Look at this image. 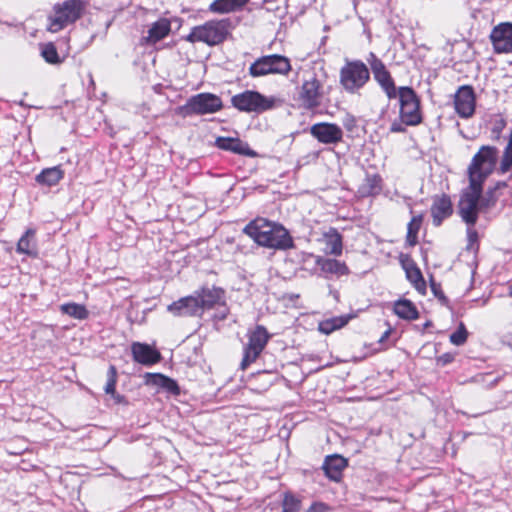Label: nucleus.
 Listing matches in <instances>:
<instances>
[{"mask_svg": "<svg viewBox=\"0 0 512 512\" xmlns=\"http://www.w3.org/2000/svg\"><path fill=\"white\" fill-rule=\"evenodd\" d=\"M431 290L433 294L435 295L438 300L444 304H448V298L444 295L443 291L441 290L440 284L435 283L434 281L431 282Z\"/></svg>", "mask_w": 512, "mask_h": 512, "instance_id": "37998d69", "label": "nucleus"}, {"mask_svg": "<svg viewBox=\"0 0 512 512\" xmlns=\"http://www.w3.org/2000/svg\"><path fill=\"white\" fill-rule=\"evenodd\" d=\"M400 102V119L407 126H416L422 122L420 100L416 92L408 86L398 89Z\"/></svg>", "mask_w": 512, "mask_h": 512, "instance_id": "6e6552de", "label": "nucleus"}, {"mask_svg": "<svg viewBox=\"0 0 512 512\" xmlns=\"http://www.w3.org/2000/svg\"><path fill=\"white\" fill-rule=\"evenodd\" d=\"M131 353L133 360L144 366L154 365L161 360L160 352L146 343L133 342Z\"/></svg>", "mask_w": 512, "mask_h": 512, "instance_id": "a211bd4d", "label": "nucleus"}, {"mask_svg": "<svg viewBox=\"0 0 512 512\" xmlns=\"http://www.w3.org/2000/svg\"><path fill=\"white\" fill-rule=\"evenodd\" d=\"M222 107L223 103L219 96L212 93H199L190 97L182 109L186 115H204L215 113Z\"/></svg>", "mask_w": 512, "mask_h": 512, "instance_id": "9d476101", "label": "nucleus"}, {"mask_svg": "<svg viewBox=\"0 0 512 512\" xmlns=\"http://www.w3.org/2000/svg\"><path fill=\"white\" fill-rule=\"evenodd\" d=\"M483 187L479 184L469 183L463 190L458 203V214L467 226H475L480 211V196Z\"/></svg>", "mask_w": 512, "mask_h": 512, "instance_id": "0eeeda50", "label": "nucleus"}, {"mask_svg": "<svg viewBox=\"0 0 512 512\" xmlns=\"http://www.w3.org/2000/svg\"><path fill=\"white\" fill-rule=\"evenodd\" d=\"M282 506L284 512H298L300 509V501L293 495H286Z\"/></svg>", "mask_w": 512, "mask_h": 512, "instance_id": "ea45409f", "label": "nucleus"}, {"mask_svg": "<svg viewBox=\"0 0 512 512\" xmlns=\"http://www.w3.org/2000/svg\"><path fill=\"white\" fill-rule=\"evenodd\" d=\"M405 272H406L407 279L413 284V286L418 291L421 292V291L425 290V288H426L425 280L422 276L420 269L414 263H411V264L405 266Z\"/></svg>", "mask_w": 512, "mask_h": 512, "instance_id": "2f4dec72", "label": "nucleus"}, {"mask_svg": "<svg viewBox=\"0 0 512 512\" xmlns=\"http://www.w3.org/2000/svg\"><path fill=\"white\" fill-rule=\"evenodd\" d=\"M394 313L404 320H415L419 317L416 306L407 299H401L394 303Z\"/></svg>", "mask_w": 512, "mask_h": 512, "instance_id": "c85d7f7f", "label": "nucleus"}, {"mask_svg": "<svg viewBox=\"0 0 512 512\" xmlns=\"http://www.w3.org/2000/svg\"><path fill=\"white\" fill-rule=\"evenodd\" d=\"M60 311L74 319L84 320L88 318L89 312L86 307L78 303H65L60 306Z\"/></svg>", "mask_w": 512, "mask_h": 512, "instance_id": "7c9ffc66", "label": "nucleus"}, {"mask_svg": "<svg viewBox=\"0 0 512 512\" xmlns=\"http://www.w3.org/2000/svg\"><path fill=\"white\" fill-rule=\"evenodd\" d=\"M231 104L241 112L261 114L275 107L276 98L258 91L246 90L232 96Z\"/></svg>", "mask_w": 512, "mask_h": 512, "instance_id": "39448f33", "label": "nucleus"}, {"mask_svg": "<svg viewBox=\"0 0 512 512\" xmlns=\"http://www.w3.org/2000/svg\"><path fill=\"white\" fill-rule=\"evenodd\" d=\"M404 124L402 121L400 122H397V121H394L391 126H390V131L393 132V133H402V132H405V127H404Z\"/></svg>", "mask_w": 512, "mask_h": 512, "instance_id": "864d4df0", "label": "nucleus"}, {"mask_svg": "<svg viewBox=\"0 0 512 512\" xmlns=\"http://www.w3.org/2000/svg\"><path fill=\"white\" fill-rule=\"evenodd\" d=\"M231 28V21L228 18L207 21L203 25L193 27L186 40L191 43L203 42L209 46L218 45L226 40Z\"/></svg>", "mask_w": 512, "mask_h": 512, "instance_id": "f03ea898", "label": "nucleus"}, {"mask_svg": "<svg viewBox=\"0 0 512 512\" xmlns=\"http://www.w3.org/2000/svg\"><path fill=\"white\" fill-rule=\"evenodd\" d=\"M160 388H163L164 390L173 395H179L180 393V388L177 382L168 376H165L163 384L161 385Z\"/></svg>", "mask_w": 512, "mask_h": 512, "instance_id": "79ce46f5", "label": "nucleus"}, {"mask_svg": "<svg viewBox=\"0 0 512 512\" xmlns=\"http://www.w3.org/2000/svg\"><path fill=\"white\" fill-rule=\"evenodd\" d=\"M422 223V215L414 216L407 226L406 243L415 246L418 242L417 235Z\"/></svg>", "mask_w": 512, "mask_h": 512, "instance_id": "473e14b6", "label": "nucleus"}, {"mask_svg": "<svg viewBox=\"0 0 512 512\" xmlns=\"http://www.w3.org/2000/svg\"><path fill=\"white\" fill-rule=\"evenodd\" d=\"M507 186L506 182H498L493 190L504 188Z\"/></svg>", "mask_w": 512, "mask_h": 512, "instance_id": "13d9d810", "label": "nucleus"}, {"mask_svg": "<svg viewBox=\"0 0 512 512\" xmlns=\"http://www.w3.org/2000/svg\"><path fill=\"white\" fill-rule=\"evenodd\" d=\"M329 320L332 322V326H335V330L344 327L348 322L347 318L344 317H334Z\"/></svg>", "mask_w": 512, "mask_h": 512, "instance_id": "3c124183", "label": "nucleus"}, {"mask_svg": "<svg viewBox=\"0 0 512 512\" xmlns=\"http://www.w3.org/2000/svg\"><path fill=\"white\" fill-rule=\"evenodd\" d=\"M202 312L206 309H211L214 306L224 303V290L217 287H204L201 290L195 291Z\"/></svg>", "mask_w": 512, "mask_h": 512, "instance_id": "4be33fe9", "label": "nucleus"}, {"mask_svg": "<svg viewBox=\"0 0 512 512\" xmlns=\"http://www.w3.org/2000/svg\"><path fill=\"white\" fill-rule=\"evenodd\" d=\"M243 232L265 248L287 250L294 247L289 231L283 225L265 218L258 217L250 221Z\"/></svg>", "mask_w": 512, "mask_h": 512, "instance_id": "f257e3e1", "label": "nucleus"}, {"mask_svg": "<svg viewBox=\"0 0 512 512\" xmlns=\"http://www.w3.org/2000/svg\"><path fill=\"white\" fill-rule=\"evenodd\" d=\"M343 126L344 128L349 131V132H353L354 129L356 128V118L351 115V114H347L344 118H343Z\"/></svg>", "mask_w": 512, "mask_h": 512, "instance_id": "49530a36", "label": "nucleus"}, {"mask_svg": "<svg viewBox=\"0 0 512 512\" xmlns=\"http://www.w3.org/2000/svg\"><path fill=\"white\" fill-rule=\"evenodd\" d=\"M111 396L114 398V400H115L117 403H121V402L123 401V399H124V397H123V396H121V395L117 394L116 392H115V395H111Z\"/></svg>", "mask_w": 512, "mask_h": 512, "instance_id": "4d7b16f0", "label": "nucleus"}, {"mask_svg": "<svg viewBox=\"0 0 512 512\" xmlns=\"http://www.w3.org/2000/svg\"><path fill=\"white\" fill-rule=\"evenodd\" d=\"M509 295L512 297V285L509 287Z\"/></svg>", "mask_w": 512, "mask_h": 512, "instance_id": "bf43d9fd", "label": "nucleus"}, {"mask_svg": "<svg viewBox=\"0 0 512 512\" xmlns=\"http://www.w3.org/2000/svg\"><path fill=\"white\" fill-rule=\"evenodd\" d=\"M165 378V375L161 373H146L144 375L145 384L149 386H157L161 387L163 384V380Z\"/></svg>", "mask_w": 512, "mask_h": 512, "instance_id": "a19ab883", "label": "nucleus"}, {"mask_svg": "<svg viewBox=\"0 0 512 512\" xmlns=\"http://www.w3.org/2000/svg\"><path fill=\"white\" fill-rule=\"evenodd\" d=\"M227 314H228V309H227V307L223 304V305H222L221 310H219V311L217 312V314L215 315V317H216L218 320H224V319H226Z\"/></svg>", "mask_w": 512, "mask_h": 512, "instance_id": "5fc2aeb1", "label": "nucleus"}, {"mask_svg": "<svg viewBox=\"0 0 512 512\" xmlns=\"http://www.w3.org/2000/svg\"><path fill=\"white\" fill-rule=\"evenodd\" d=\"M68 24H71V22L68 19H65V16L59 9L54 7V15L49 17L48 30L52 33H56Z\"/></svg>", "mask_w": 512, "mask_h": 512, "instance_id": "f704fd0d", "label": "nucleus"}, {"mask_svg": "<svg viewBox=\"0 0 512 512\" xmlns=\"http://www.w3.org/2000/svg\"><path fill=\"white\" fill-rule=\"evenodd\" d=\"M370 80V70L361 60H346L340 69V84L346 92L354 94Z\"/></svg>", "mask_w": 512, "mask_h": 512, "instance_id": "20e7f679", "label": "nucleus"}, {"mask_svg": "<svg viewBox=\"0 0 512 512\" xmlns=\"http://www.w3.org/2000/svg\"><path fill=\"white\" fill-rule=\"evenodd\" d=\"M269 339L270 335L267 329L262 325H257L253 331L248 333V342L244 347V354L240 363L242 370L247 369L250 364L256 361L266 347Z\"/></svg>", "mask_w": 512, "mask_h": 512, "instance_id": "1a4fd4ad", "label": "nucleus"}, {"mask_svg": "<svg viewBox=\"0 0 512 512\" xmlns=\"http://www.w3.org/2000/svg\"><path fill=\"white\" fill-rule=\"evenodd\" d=\"M389 335H390V330L385 331L383 333V335L380 337L379 342L380 343L384 342L388 338Z\"/></svg>", "mask_w": 512, "mask_h": 512, "instance_id": "6e6d98bb", "label": "nucleus"}, {"mask_svg": "<svg viewBox=\"0 0 512 512\" xmlns=\"http://www.w3.org/2000/svg\"><path fill=\"white\" fill-rule=\"evenodd\" d=\"M494 190H489L485 197H480V209L485 207L489 208L493 206L496 202V199L493 197Z\"/></svg>", "mask_w": 512, "mask_h": 512, "instance_id": "a18cd8bd", "label": "nucleus"}, {"mask_svg": "<svg viewBox=\"0 0 512 512\" xmlns=\"http://www.w3.org/2000/svg\"><path fill=\"white\" fill-rule=\"evenodd\" d=\"M16 251L19 254H25L29 257L38 256L35 229L29 228L25 231L17 243Z\"/></svg>", "mask_w": 512, "mask_h": 512, "instance_id": "5701e85b", "label": "nucleus"}, {"mask_svg": "<svg viewBox=\"0 0 512 512\" xmlns=\"http://www.w3.org/2000/svg\"><path fill=\"white\" fill-rule=\"evenodd\" d=\"M247 0H215L210 6L209 10L215 13H229L242 8Z\"/></svg>", "mask_w": 512, "mask_h": 512, "instance_id": "c756f323", "label": "nucleus"}, {"mask_svg": "<svg viewBox=\"0 0 512 512\" xmlns=\"http://www.w3.org/2000/svg\"><path fill=\"white\" fill-rule=\"evenodd\" d=\"M170 30V21L166 18H160L151 25L145 39L149 43H156L165 38L169 34Z\"/></svg>", "mask_w": 512, "mask_h": 512, "instance_id": "b1692460", "label": "nucleus"}, {"mask_svg": "<svg viewBox=\"0 0 512 512\" xmlns=\"http://www.w3.org/2000/svg\"><path fill=\"white\" fill-rule=\"evenodd\" d=\"M63 177L64 172L60 166H54L43 169L36 175L35 180L40 185L51 187L58 184Z\"/></svg>", "mask_w": 512, "mask_h": 512, "instance_id": "393cba45", "label": "nucleus"}, {"mask_svg": "<svg viewBox=\"0 0 512 512\" xmlns=\"http://www.w3.org/2000/svg\"><path fill=\"white\" fill-rule=\"evenodd\" d=\"M454 108L459 117L471 118L475 113L476 96L472 86H460L454 95Z\"/></svg>", "mask_w": 512, "mask_h": 512, "instance_id": "ddd939ff", "label": "nucleus"}, {"mask_svg": "<svg viewBox=\"0 0 512 512\" xmlns=\"http://www.w3.org/2000/svg\"><path fill=\"white\" fill-rule=\"evenodd\" d=\"M511 179H512V174L509 176V180H511Z\"/></svg>", "mask_w": 512, "mask_h": 512, "instance_id": "680f3d73", "label": "nucleus"}, {"mask_svg": "<svg viewBox=\"0 0 512 512\" xmlns=\"http://www.w3.org/2000/svg\"><path fill=\"white\" fill-rule=\"evenodd\" d=\"M323 98V85L315 73L306 77L298 93L301 106L313 110L321 105Z\"/></svg>", "mask_w": 512, "mask_h": 512, "instance_id": "9b49d317", "label": "nucleus"}, {"mask_svg": "<svg viewBox=\"0 0 512 512\" xmlns=\"http://www.w3.org/2000/svg\"><path fill=\"white\" fill-rule=\"evenodd\" d=\"M116 383H117V370H116L115 366L111 365V366H109V369L107 372V382L104 387L105 393L109 394V395H115Z\"/></svg>", "mask_w": 512, "mask_h": 512, "instance_id": "4c0bfd02", "label": "nucleus"}, {"mask_svg": "<svg viewBox=\"0 0 512 512\" xmlns=\"http://www.w3.org/2000/svg\"><path fill=\"white\" fill-rule=\"evenodd\" d=\"M57 9H59L65 19H68L71 23H74L78 20L83 12V3L81 0H65L61 4L55 5Z\"/></svg>", "mask_w": 512, "mask_h": 512, "instance_id": "cd10ccee", "label": "nucleus"}, {"mask_svg": "<svg viewBox=\"0 0 512 512\" xmlns=\"http://www.w3.org/2000/svg\"><path fill=\"white\" fill-rule=\"evenodd\" d=\"M334 297L337 299L338 298V292H335L334 293Z\"/></svg>", "mask_w": 512, "mask_h": 512, "instance_id": "052dcab7", "label": "nucleus"}, {"mask_svg": "<svg viewBox=\"0 0 512 512\" xmlns=\"http://www.w3.org/2000/svg\"><path fill=\"white\" fill-rule=\"evenodd\" d=\"M505 125H506V122L504 121V119L500 118L494 124V127L492 129L493 134H495L496 137H499V135H500L502 129L505 127Z\"/></svg>", "mask_w": 512, "mask_h": 512, "instance_id": "603ef678", "label": "nucleus"}, {"mask_svg": "<svg viewBox=\"0 0 512 512\" xmlns=\"http://www.w3.org/2000/svg\"><path fill=\"white\" fill-rule=\"evenodd\" d=\"M167 310L176 317L201 316L203 313L195 292L172 302Z\"/></svg>", "mask_w": 512, "mask_h": 512, "instance_id": "dca6fc26", "label": "nucleus"}, {"mask_svg": "<svg viewBox=\"0 0 512 512\" xmlns=\"http://www.w3.org/2000/svg\"><path fill=\"white\" fill-rule=\"evenodd\" d=\"M348 466V460L339 454L328 455L325 457L322 469L325 475L334 482L342 479L343 471Z\"/></svg>", "mask_w": 512, "mask_h": 512, "instance_id": "6ab92c4d", "label": "nucleus"}, {"mask_svg": "<svg viewBox=\"0 0 512 512\" xmlns=\"http://www.w3.org/2000/svg\"><path fill=\"white\" fill-rule=\"evenodd\" d=\"M215 145L221 150L230 151L238 155L249 157L256 156V152L252 150L246 142L239 138L218 137L215 141Z\"/></svg>", "mask_w": 512, "mask_h": 512, "instance_id": "aec40b11", "label": "nucleus"}, {"mask_svg": "<svg viewBox=\"0 0 512 512\" xmlns=\"http://www.w3.org/2000/svg\"><path fill=\"white\" fill-rule=\"evenodd\" d=\"M68 24H71V22L68 19H65V16L59 9L54 7V15L49 17L48 30L52 33H56Z\"/></svg>", "mask_w": 512, "mask_h": 512, "instance_id": "72a5a7b5", "label": "nucleus"}, {"mask_svg": "<svg viewBox=\"0 0 512 512\" xmlns=\"http://www.w3.org/2000/svg\"><path fill=\"white\" fill-rule=\"evenodd\" d=\"M467 239L469 246H473L478 241V232L474 226H467Z\"/></svg>", "mask_w": 512, "mask_h": 512, "instance_id": "09e8293b", "label": "nucleus"}, {"mask_svg": "<svg viewBox=\"0 0 512 512\" xmlns=\"http://www.w3.org/2000/svg\"><path fill=\"white\" fill-rule=\"evenodd\" d=\"M382 179L378 174H367L358 188L361 197L374 196L380 193Z\"/></svg>", "mask_w": 512, "mask_h": 512, "instance_id": "a878e982", "label": "nucleus"}, {"mask_svg": "<svg viewBox=\"0 0 512 512\" xmlns=\"http://www.w3.org/2000/svg\"><path fill=\"white\" fill-rule=\"evenodd\" d=\"M289 58L280 54H271L261 56L256 59L249 67V75L253 78L266 76L269 74H279L286 76L291 71Z\"/></svg>", "mask_w": 512, "mask_h": 512, "instance_id": "423d86ee", "label": "nucleus"}, {"mask_svg": "<svg viewBox=\"0 0 512 512\" xmlns=\"http://www.w3.org/2000/svg\"><path fill=\"white\" fill-rule=\"evenodd\" d=\"M307 258L314 261L315 265L325 274V278H329V275L341 277L350 274L348 266L337 259L315 256L313 254H308Z\"/></svg>", "mask_w": 512, "mask_h": 512, "instance_id": "f3484780", "label": "nucleus"}, {"mask_svg": "<svg viewBox=\"0 0 512 512\" xmlns=\"http://www.w3.org/2000/svg\"><path fill=\"white\" fill-rule=\"evenodd\" d=\"M311 135L320 143L334 145L342 141L343 131L340 126L334 123H316L310 128Z\"/></svg>", "mask_w": 512, "mask_h": 512, "instance_id": "2eb2a0df", "label": "nucleus"}, {"mask_svg": "<svg viewBox=\"0 0 512 512\" xmlns=\"http://www.w3.org/2000/svg\"><path fill=\"white\" fill-rule=\"evenodd\" d=\"M367 63L370 66L374 80L378 83L381 89L385 92L389 99L397 97L398 89L395 86L394 80L386 68L385 64L379 59L375 53L370 52L367 57Z\"/></svg>", "mask_w": 512, "mask_h": 512, "instance_id": "f8f14e48", "label": "nucleus"}, {"mask_svg": "<svg viewBox=\"0 0 512 512\" xmlns=\"http://www.w3.org/2000/svg\"><path fill=\"white\" fill-rule=\"evenodd\" d=\"M319 331L323 334H330L335 331V326H332V322L329 319L319 323Z\"/></svg>", "mask_w": 512, "mask_h": 512, "instance_id": "de8ad7c7", "label": "nucleus"}, {"mask_svg": "<svg viewBox=\"0 0 512 512\" xmlns=\"http://www.w3.org/2000/svg\"><path fill=\"white\" fill-rule=\"evenodd\" d=\"M490 41L497 54L512 53V23L502 22L494 26L490 33Z\"/></svg>", "mask_w": 512, "mask_h": 512, "instance_id": "4468645a", "label": "nucleus"}, {"mask_svg": "<svg viewBox=\"0 0 512 512\" xmlns=\"http://www.w3.org/2000/svg\"><path fill=\"white\" fill-rule=\"evenodd\" d=\"M41 56L49 64H60L62 62L55 45L51 42L41 46Z\"/></svg>", "mask_w": 512, "mask_h": 512, "instance_id": "c9c22d12", "label": "nucleus"}, {"mask_svg": "<svg viewBox=\"0 0 512 512\" xmlns=\"http://www.w3.org/2000/svg\"><path fill=\"white\" fill-rule=\"evenodd\" d=\"M454 360V356L451 353H444L437 358V363L445 366Z\"/></svg>", "mask_w": 512, "mask_h": 512, "instance_id": "8fccbe9b", "label": "nucleus"}, {"mask_svg": "<svg viewBox=\"0 0 512 512\" xmlns=\"http://www.w3.org/2000/svg\"><path fill=\"white\" fill-rule=\"evenodd\" d=\"M494 190H489L485 197H480V209L485 207L489 208L493 206L496 202V199L493 197Z\"/></svg>", "mask_w": 512, "mask_h": 512, "instance_id": "c03bdc74", "label": "nucleus"}, {"mask_svg": "<svg viewBox=\"0 0 512 512\" xmlns=\"http://www.w3.org/2000/svg\"><path fill=\"white\" fill-rule=\"evenodd\" d=\"M468 337V332L465 328V325L461 322L451 335H450V342L456 346L463 345Z\"/></svg>", "mask_w": 512, "mask_h": 512, "instance_id": "58836bf2", "label": "nucleus"}, {"mask_svg": "<svg viewBox=\"0 0 512 512\" xmlns=\"http://www.w3.org/2000/svg\"><path fill=\"white\" fill-rule=\"evenodd\" d=\"M324 240L326 244V252L334 255L340 256L343 251V242L342 236L338 232L336 228H329L328 231L324 233Z\"/></svg>", "mask_w": 512, "mask_h": 512, "instance_id": "bb28decb", "label": "nucleus"}, {"mask_svg": "<svg viewBox=\"0 0 512 512\" xmlns=\"http://www.w3.org/2000/svg\"><path fill=\"white\" fill-rule=\"evenodd\" d=\"M452 212V202L448 195L442 194L441 196L434 197L431 206V215L435 226H440L444 219L452 215Z\"/></svg>", "mask_w": 512, "mask_h": 512, "instance_id": "412c9836", "label": "nucleus"}, {"mask_svg": "<svg viewBox=\"0 0 512 512\" xmlns=\"http://www.w3.org/2000/svg\"><path fill=\"white\" fill-rule=\"evenodd\" d=\"M511 168H512V133H511L509 142L504 150L499 170L501 173H506Z\"/></svg>", "mask_w": 512, "mask_h": 512, "instance_id": "e433bc0d", "label": "nucleus"}, {"mask_svg": "<svg viewBox=\"0 0 512 512\" xmlns=\"http://www.w3.org/2000/svg\"><path fill=\"white\" fill-rule=\"evenodd\" d=\"M498 153L494 146L484 145L479 149L468 167L469 183L483 186V182L495 168Z\"/></svg>", "mask_w": 512, "mask_h": 512, "instance_id": "7ed1b4c3", "label": "nucleus"}]
</instances>
